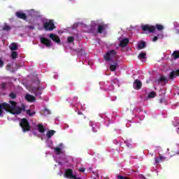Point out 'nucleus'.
Segmentation results:
<instances>
[{
  "label": "nucleus",
  "instance_id": "obj_45",
  "mask_svg": "<svg viewBox=\"0 0 179 179\" xmlns=\"http://www.w3.org/2000/svg\"><path fill=\"white\" fill-rule=\"evenodd\" d=\"M175 26L177 27H179V24H175Z\"/></svg>",
  "mask_w": 179,
  "mask_h": 179
},
{
  "label": "nucleus",
  "instance_id": "obj_37",
  "mask_svg": "<svg viewBox=\"0 0 179 179\" xmlns=\"http://www.w3.org/2000/svg\"><path fill=\"white\" fill-rule=\"evenodd\" d=\"M79 171H80V173H85V168H80Z\"/></svg>",
  "mask_w": 179,
  "mask_h": 179
},
{
  "label": "nucleus",
  "instance_id": "obj_23",
  "mask_svg": "<svg viewBox=\"0 0 179 179\" xmlns=\"http://www.w3.org/2000/svg\"><path fill=\"white\" fill-rule=\"evenodd\" d=\"M138 58H139V59H146V52H141L138 55Z\"/></svg>",
  "mask_w": 179,
  "mask_h": 179
},
{
  "label": "nucleus",
  "instance_id": "obj_38",
  "mask_svg": "<svg viewBox=\"0 0 179 179\" xmlns=\"http://www.w3.org/2000/svg\"><path fill=\"white\" fill-rule=\"evenodd\" d=\"M28 29H29L30 30H34V26H29Z\"/></svg>",
  "mask_w": 179,
  "mask_h": 179
},
{
  "label": "nucleus",
  "instance_id": "obj_31",
  "mask_svg": "<svg viewBox=\"0 0 179 179\" xmlns=\"http://www.w3.org/2000/svg\"><path fill=\"white\" fill-rule=\"evenodd\" d=\"M10 27L9 25H5L3 27V30H4L5 31H9V30H10Z\"/></svg>",
  "mask_w": 179,
  "mask_h": 179
},
{
  "label": "nucleus",
  "instance_id": "obj_10",
  "mask_svg": "<svg viewBox=\"0 0 179 179\" xmlns=\"http://www.w3.org/2000/svg\"><path fill=\"white\" fill-rule=\"evenodd\" d=\"M128 44H129V39L128 38H124L120 41L119 43V47H122V48H124L127 47Z\"/></svg>",
  "mask_w": 179,
  "mask_h": 179
},
{
  "label": "nucleus",
  "instance_id": "obj_17",
  "mask_svg": "<svg viewBox=\"0 0 179 179\" xmlns=\"http://www.w3.org/2000/svg\"><path fill=\"white\" fill-rule=\"evenodd\" d=\"M9 48L11 51H16V50H17V44L13 43L9 45Z\"/></svg>",
  "mask_w": 179,
  "mask_h": 179
},
{
  "label": "nucleus",
  "instance_id": "obj_34",
  "mask_svg": "<svg viewBox=\"0 0 179 179\" xmlns=\"http://www.w3.org/2000/svg\"><path fill=\"white\" fill-rule=\"evenodd\" d=\"M44 113H45L46 114H51V112L50 111V110L45 108L44 109Z\"/></svg>",
  "mask_w": 179,
  "mask_h": 179
},
{
  "label": "nucleus",
  "instance_id": "obj_12",
  "mask_svg": "<svg viewBox=\"0 0 179 179\" xmlns=\"http://www.w3.org/2000/svg\"><path fill=\"white\" fill-rule=\"evenodd\" d=\"M15 16L18 17V19H22V20H27V15H26V13H22V12H16L15 13Z\"/></svg>",
  "mask_w": 179,
  "mask_h": 179
},
{
  "label": "nucleus",
  "instance_id": "obj_42",
  "mask_svg": "<svg viewBox=\"0 0 179 179\" xmlns=\"http://www.w3.org/2000/svg\"><path fill=\"white\" fill-rule=\"evenodd\" d=\"M93 132H97V129H96L94 127H92Z\"/></svg>",
  "mask_w": 179,
  "mask_h": 179
},
{
  "label": "nucleus",
  "instance_id": "obj_25",
  "mask_svg": "<svg viewBox=\"0 0 179 179\" xmlns=\"http://www.w3.org/2000/svg\"><path fill=\"white\" fill-rule=\"evenodd\" d=\"M17 52H16V51H13L12 52H11V55H10V57H11V58L13 59H16V58H17Z\"/></svg>",
  "mask_w": 179,
  "mask_h": 179
},
{
  "label": "nucleus",
  "instance_id": "obj_24",
  "mask_svg": "<svg viewBox=\"0 0 179 179\" xmlns=\"http://www.w3.org/2000/svg\"><path fill=\"white\" fill-rule=\"evenodd\" d=\"M148 99H154V97H156V92L152 91L148 94Z\"/></svg>",
  "mask_w": 179,
  "mask_h": 179
},
{
  "label": "nucleus",
  "instance_id": "obj_20",
  "mask_svg": "<svg viewBox=\"0 0 179 179\" xmlns=\"http://www.w3.org/2000/svg\"><path fill=\"white\" fill-rule=\"evenodd\" d=\"M55 134V131L49 130L46 134V136L48 139H50L51 138V136H54Z\"/></svg>",
  "mask_w": 179,
  "mask_h": 179
},
{
  "label": "nucleus",
  "instance_id": "obj_43",
  "mask_svg": "<svg viewBox=\"0 0 179 179\" xmlns=\"http://www.w3.org/2000/svg\"><path fill=\"white\" fill-rule=\"evenodd\" d=\"M78 115H82L83 113L82 112H78Z\"/></svg>",
  "mask_w": 179,
  "mask_h": 179
},
{
  "label": "nucleus",
  "instance_id": "obj_33",
  "mask_svg": "<svg viewBox=\"0 0 179 179\" xmlns=\"http://www.w3.org/2000/svg\"><path fill=\"white\" fill-rule=\"evenodd\" d=\"M117 178H119V179H129V178H127V177L122 176H117Z\"/></svg>",
  "mask_w": 179,
  "mask_h": 179
},
{
  "label": "nucleus",
  "instance_id": "obj_14",
  "mask_svg": "<svg viewBox=\"0 0 179 179\" xmlns=\"http://www.w3.org/2000/svg\"><path fill=\"white\" fill-rule=\"evenodd\" d=\"M177 76H179V69L176 71H172L169 74V79L173 80L174 78H177Z\"/></svg>",
  "mask_w": 179,
  "mask_h": 179
},
{
  "label": "nucleus",
  "instance_id": "obj_28",
  "mask_svg": "<svg viewBox=\"0 0 179 179\" xmlns=\"http://www.w3.org/2000/svg\"><path fill=\"white\" fill-rule=\"evenodd\" d=\"M55 152L56 153V155H61L62 153V150L59 148H55Z\"/></svg>",
  "mask_w": 179,
  "mask_h": 179
},
{
  "label": "nucleus",
  "instance_id": "obj_7",
  "mask_svg": "<svg viewBox=\"0 0 179 179\" xmlns=\"http://www.w3.org/2000/svg\"><path fill=\"white\" fill-rule=\"evenodd\" d=\"M40 41L41 44L45 45L47 48H51V47H52V43H51V41L45 37H41Z\"/></svg>",
  "mask_w": 179,
  "mask_h": 179
},
{
  "label": "nucleus",
  "instance_id": "obj_21",
  "mask_svg": "<svg viewBox=\"0 0 179 179\" xmlns=\"http://www.w3.org/2000/svg\"><path fill=\"white\" fill-rule=\"evenodd\" d=\"M143 48H146V43L145 41H142L138 45V50H143Z\"/></svg>",
  "mask_w": 179,
  "mask_h": 179
},
{
  "label": "nucleus",
  "instance_id": "obj_15",
  "mask_svg": "<svg viewBox=\"0 0 179 179\" xmlns=\"http://www.w3.org/2000/svg\"><path fill=\"white\" fill-rule=\"evenodd\" d=\"M25 99L27 101H29V103H33V102L36 101V97L34 96L30 95L29 94H27L25 96Z\"/></svg>",
  "mask_w": 179,
  "mask_h": 179
},
{
  "label": "nucleus",
  "instance_id": "obj_44",
  "mask_svg": "<svg viewBox=\"0 0 179 179\" xmlns=\"http://www.w3.org/2000/svg\"><path fill=\"white\" fill-rule=\"evenodd\" d=\"M59 146L60 148H62V146H64V144L60 143V144L59 145Z\"/></svg>",
  "mask_w": 179,
  "mask_h": 179
},
{
  "label": "nucleus",
  "instance_id": "obj_32",
  "mask_svg": "<svg viewBox=\"0 0 179 179\" xmlns=\"http://www.w3.org/2000/svg\"><path fill=\"white\" fill-rule=\"evenodd\" d=\"M0 87L2 90H5L6 89V83H2Z\"/></svg>",
  "mask_w": 179,
  "mask_h": 179
},
{
  "label": "nucleus",
  "instance_id": "obj_6",
  "mask_svg": "<svg viewBox=\"0 0 179 179\" xmlns=\"http://www.w3.org/2000/svg\"><path fill=\"white\" fill-rule=\"evenodd\" d=\"M117 55V52L114 50H111L106 52V54L103 56L105 61H110L111 58H114Z\"/></svg>",
  "mask_w": 179,
  "mask_h": 179
},
{
  "label": "nucleus",
  "instance_id": "obj_27",
  "mask_svg": "<svg viewBox=\"0 0 179 179\" xmlns=\"http://www.w3.org/2000/svg\"><path fill=\"white\" fill-rule=\"evenodd\" d=\"M17 95L15 92H10L9 94V98L10 99H13V100H14L15 99H16Z\"/></svg>",
  "mask_w": 179,
  "mask_h": 179
},
{
  "label": "nucleus",
  "instance_id": "obj_30",
  "mask_svg": "<svg viewBox=\"0 0 179 179\" xmlns=\"http://www.w3.org/2000/svg\"><path fill=\"white\" fill-rule=\"evenodd\" d=\"M26 113H27V114H29V115H30V117H31V116L34 115V114H36L35 112L31 113V110H30V109L27 110Z\"/></svg>",
  "mask_w": 179,
  "mask_h": 179
},
{
  "label": "nucleus",
  "instance_id": "obj_40",
  "mask_svg": "<svg viewBox=\"0 0 179 179\" xmlns=\"http://www.w3.org/2000/svg\"><path fill=\"white\" fill-rule=\"evenodd\" d=\"M76 27H78V24H75L73 25V29H76Z\"/></svg>",
  "mask_w": 179,
  "mask_h": 179
},
{
  "label": "nucleus",
  "instance_id": "obj_5",
  "mask_svg": "<svg viewBox=\"0 0 179 179\" xmlns=\"http://www.w3.org/2000/svg\"><path fill=\"white\" fill-rule=\"evenodd\" d=\"M64 177L69 179H82L76 177V175H73V171L71 169H67L64 171Z\"/></svg>",
  "mask_w": 179,
  "mask_h": 179
},
{
  "label": "nucleus",
  "instance_id": "obj_26",
  "mask_svg": "<svg viewBox=\"0 0 179 179\" xmlns=\"http://www.w3.org/2000/svg\"><path fill=\"white\" fill-rule=\"evenodd\" d=\"M117 65H118L117 63L115 64L110 65V70L111 72H115V70L117 69Z\"/></svg>",
  "mask_w": 179,
  "mask_h": 179
},
{
  "label": "nucleus",
  "instance_id": "obj_35",
  "mask_svg": "<svg viewBox=\"0 0 179 179\" xmlns=\"http://www.w3.org/2000/svg\"><path fill=\"white\" fill-rule=\"evenodd\" d=\"M157 40H159V37L157 36H155L152 39V41L155 42V41H157Z\"/></svg>",
  "mask_w": 179,
  "mask_h": 179
},
{
  "label": "nucleus",
  "instance_id": "obj_1",
  "mask_svg": "<svg viewBox=\"0 0 179 179\" xmlns=\"http://www.w3.org/2000/svg\"><path fill=\"white\" fill-rule=\"evenodd\" d=\"M3 109L13 115H19L22 114V111H26V107H24V106L20 108L17 106V103L15 101H10L9 103L6 102H3L1 104L0 103V115L3 114Z\"/></svg>",
  "mask_w": 179,
  "mask_h": 179
},
{
  "label": "nucleus",
  "instance_id": "obj_3",
  "mask_svg": "<svg viewBox=\"0 0 179 179\" xmlns=\"http://www.w3.org/2000/svg\"><path fill=\"white\" fill-rule=\"evenodd\" d=\"M20 125L22 129L23 132H29V131H30V123L27 119H22L20 122Z\"/></svg>",
  "mask_w": 179,
  "mask_h": 179
},
{
  "label": "nucleus",
  "instance_id": "obj_22",
  "mask_svg": "<svg viewBox=\"0 0 179 179\" xmlns=\"http://www.w3.org/2000/svg\"><path fill=\"white\" fill-rule=\"evenodd\" d=\"M156 82H157V83H162V82H166L167 83L169 81L166 77L162 76L158 80H157Z\"/></svg>",
  "mask_w": 179,
  "mask_h": 179
},
{
  "label": "nucleus",
  "instance_id": "obj_11",
  "mask_svg": "<svg viewBox=\"0 0 179 179\" xmlns=\"http://www.w3.org/2000/svg\"><path fill=\"white\" fill-rule=\"evenodd\" d=\"M32 92L35 96H40L43 93V90L40 87H34L32 88Z\"/></svg>",
  "mask_w": 179,
  "mask_h": 179
},
{
  "label": "nucleus",
  "instance_id": "obj_29",
  "mask_svg": "<svg viewBox=\"0 0 179 179\" xmlns=\"http://www.w3.org/2000/svg\"><path fill=\"white\" fill-rule=\"evenodd\" d=\"M67 41L68 43H73L75 41V38L73 36H69Z\"/></svg>",
  "mask_w": 179,
  "mask_h": 179
},
{
  "label": "nucleus",
  "instance_id": "obj_19",
  "mask_svg": "<svg viewBox=\"0 0 179 179\" xmlns=\"http://www.w3.org/2000/svg\"><path fill=\"white\" fill-rule=\"evenodd\" d=\"M38 131L41 132V134H44L45 132V128H44V126L41 124H39L38 125Z\"/></svg>",
  "mask_w": 179,
  "mask_h": 179
},
{
  "label": "nucleus",
  "instance_id": "obj_9",
  "mask_svg": "<svg viewBox=\"0 0 179 179\" xmlns=\"http://www.w3.org/2000/svg\"><path fill=\"white\" fill-rule=\"evenodd\" d=\"M49 37L51 38V40H52V41L57 43V44H59L61 43V38H59V36L55 35V34H50Z\"/></svg>",
  "mask_w": 179,
  "mask_h": 179
},
{
  "label": "nucleus",
  "instance_id": "obj_2",
  "mask_svg": "<svg viewBox=\"0 0 179 179\" xmlns=\"http://www.w3.org/2000/svg\"><path fill=\"white\" fill-rule=\"evenodd\" d=\"M141 29L144 31H149V33H153V31H155L156 29L157 30L162 31V30H164V27H163V25L160 24H157L155 27L153 25L150 26L149 24H145L141 26Z\"/></svg>",
  "mask_w": 179,
  "mask_h": 179
},
{
  "label": "nucleus",
  "instance_id": "obj_41",
  "mask_svg": "<svg viewBox=\"0 0 179 179\" xmlns=\"http://www.w3.org/2000/svg\"><path fill=\"white\" fill-rule=\"evenodd\" d=\"M164 99H159V103H164Z\"/></svg>",
  "mask_w": 179,
  "mask_h": 179
},
{
  "label": "nucleus",
  "instance_id": "obj_48",
  "mask_svg": "<svg viewBox=\"0 0 179 179\" xmlns=\"http://www.w3.org/2000/svg\"><path fill=\"white\" fill-rule=\"evenodd\" d=\"M69 1H72V0H69Z\"/></svg>",
  "mask_w": 179,
  "mask_h": 179
},
{
  "label": "nucleus",
  "instance_id": "obj_39",
  "mask_svg": "<svg viewBox=\"0 0 179 179\" xmlns=\"http://www.w3.org/2000/svg\"><path fill=\"white\" fill-rule=\"evenodd\" d=\"M74 101H78V96H74L73 98Z\"/></svg>",
  "mask_w": 179,
  "mask_h": 179
},
{
  "label": "nucleus",
  "instance_id": "obj_46",
  "mask_svg": "<svg viewBox=\"0 0 179 179\" xmlns=\"http://www.w3.org/2000/svg\"><path fill=\"white\" fill-rule=\"evenodd\" d=\"M144 113L146 114V110H144Z\"/></svg>",
  "mask_w": 179,
  "mask_h": 179
},
{
  "label": "nucleus",
  "instance_id": "obj_4",
  "mask_svg": "<svg viewBox=\"0 0 179 179\" xmlns=\"http://www.w3.org/2000/svg\"><path fill=\"white\" fill-rule=\"evenodd\" d=\"M43 28L46 31H52L55 29V24H54V20H50L48 22H43Z\"/></svg>",
  "mask_w": 179,
  "mask_h": 179
},
{
  "label": "nucleus",
  "instance_id": "obj_18",
  "mask_svg": "<svg viewBox=\"0 0 179 179\" xmlns=\"http://www.w3.org/2000/svg\"><path fill=\"white\" fill-rule=\"evenodd\" d=\"M172 58L173 59H178L179 58V50H175L171 54Z\"/></svg>",
  "mask_w": 179,
  "mask_h": 179
},
{
  "label": "nucleus",
  "instance_id": "obj_13",
  "mask_svg": "<svg viewBox=\"0 0 179 179\" xmlns=\"http://www.w3.org/2000/svg\"><path fill=\"white\" fill-rule=\"evenodd\" d=\"M107 27L108 26L106 24H99L98 25V29H97L98 33L101 34V33H103V31H104V30L107 29Z\"/></svg>",
  "mask_w": 179,
  "mask_h": 179
},
{
  "label": "nucleus",
  "instance_id": "obj_8",
  "mask_svg": "<svg viewBox=\"0 0 179 179\" xmlns=\"http://www.w3.org/2000/svg\"><path fill=\"white\" fill-rule=\"evenodd\" d=\"M133 87L135 90H141L142 89V81L139 79H136L133 83Z\"/></svg>",
  "mask_w": 179,
  "mask_h": 179
},
{
  "label": "nucleus",
  "instance_id": "obj_36",
  "mask_svg": "<svg viewBox=\"0 0 179 179\" xmlns=\"http://www.w3.org/2000/svg\"><path fill=\"white\" fill-rule=\"evenodd\" d=\"M3 66V61L2 59H0V68H2Z\"/></svg>",
  "mask_w": 179,
  "mask_h": 179
},
{
  "label": "nucleus",
  "instance_id": "obj_16",
  "mask_svg": "<svg viewBox=\"0 0 179 179\" xmlns=\"http://www.w3.org/2000/svg\"><path fill=\"white\" fill-rule=\"evenodd\" d=\"M165 160H166V157L162 156V155H160V154H159V158L155 157V164H159V163H160V162H164Z\"/></svg>",
  "mask_w": 179,
  "mask_h": 179
},
{
  "label": "nucleus",
  "instance_id": "obj_47",
  "mask_svg": "<svg viewBox=\"0 0 179 179\" xmlns=\"http://www.w3.org/2000/svg\"><path fill=\"white\" fill-rule=\"evenodd\" d=\"M80 52H78V55H79Z\"/></svg>",
  "mask_w": 179,
  "mask_h": 179
}]
</instances>
